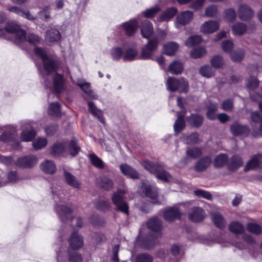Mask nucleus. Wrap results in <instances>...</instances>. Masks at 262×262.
<instances>
[{"mask_svg":"<svg viewBox=\"0 0 262 262\" xmlns=\"http://www.w3.org/2000/svg\"><path fill=\"white\" fill-rule=\"evenodd\" d=\"M79 149V147L77 146L74 141H71L69 144H67L66 142H59L52 146L50 153L53 156H57L61 154L67 156L69 154L74 156L78 154Z\"/></svg>","mask_w":262,"mask_h":262,"instance_id":"f257e3e1","label":"nucleus"},{"mask_svg":"<svg viewBox=\"0 0 262 262\" xmlns=\"http://www.w3.org/2000/svg\"><path fill=\"white\" fill-rule=\"evenodd\" d=\"M166 36V33L162 31L158 36L155 37L151 39H149L145 47L141 49L139 59L146 60L151 58L153 55V52L157 49L159 44V37L161 39H164Z\"/></svg>","mask_w":262,"mask_h":262,"instance_id":"f03ea898","label":"nucleus"},{"mask_svg":"<svg viewBox=\"0 0 262 262\" xmlns=\"http://www.w3.org/2000/svg\"><path fill=\"white\" fill-rule=\"evenodd\" d=\"M34 52L42 61L44 70L47 74L56 70L57 62L56 61L50 58L47 55L46 50L41 48L36 47L34 49Z\"/></svg>","mask_w":262,"mask_h":262,"instance_id":"7ed1b4c3","label":"nucleus"},{"mask_svg":"<svg viewBox=\"0 0 262 262\" xmlns=\"http://www.w3.org/2000/svg\"><path fill=\"white\" fill-rule=\"evenodd\" d=\"M126 193L127 190L119 189L113 194L112 200L118 210L128 214V204L125 201Z\"/></svg>","mask_w":262,"mask_h":262,"instance_id":"20e7f679","label":"nucleus"},{"mask_svg":"<svg viewBox=\"0 0 262 262\" xmlns=\"http://www.w3.org/2000/svg\"><path fill=\"white\" fill-rule=\"evenodd\" d=\"M5 31L13 34L17 43L24 41L26 39L25 32L20 29V26L15 22H10L7 24L5 29L0 28V36H3Z\"/></svg>","mask_w":262,"mask_h":262,"instance_id":"39448f33","label":"nucleus"},{"mask_svg":"<svg viewBox=\"0 0 262 262\" xmlns=\"http://www.w3.org/2000/svg\"><path fill=\"white\" fill-rule=\"evenodd\" d=\"M167 89L171 92L179 90L180 92H187L188 90V82L183 78L177 79L174 77L168 78L166 82Z\"/></svg>","mask_w":262,"mask_h":262,"instance_id":"423d86ee","label":"nucleus"},{"mask_svg":"<svg viewBox=\"0 0 262 262\" xmlns=\"http://www.w3.org/2000/svg\"><path fill=\"white\" fill-rule=\"evenodd\" d=\"M17 128L14 125H7L0 127V133L3 134L0 136V141L4 142L10 141L17 134Z\"/></svg>","mask_w":262,"mask_h":262,"instance_id":"0eeeda50","label":"nucleus"},{"mask_svg":"<svg viewBox=\"0 0 262 262\" xmlns=\"http://www.w3.org/2000/svg\"><path fill=\"white\" fill-rule=\"evenodd\" d=\"M141 190L145 196L152 200V203L159 204L157 200L158 190L154 185H150L146 182H143Z\"/></svg>","mask_w":262,"mask_h":262,"instance_id":"6e6552de","label":"nucleus"},{"mask_svg":"<svg viewBox=\"0 0 262 262\" xmlns=\"http://www.w3.org/2000/svg\"><path fill=\"white\" fill-rule=\"evenodd\" d=\"M254 15L253 10L246 4H241L237 9V16L239 19L247 21L250 20Z\"/></svg>","mask_w":262,"mask_h":262,"instance_id":"1a4fd4ad","label":"nucleus"},{"mask_svg":"<svg viewBox=\"0 0 262 262\" xmlns=\"http://www.w3.org/2000/svg\"><path fill=\"white\" fill-rule=\"evenodd\" d=\"M23 130L20 134V139L22 141H31L35 136L36 132L32 125L27 122L21 123Z\"/></svg>","mask_w":262,"mask_h":262,"instance_id":"9d476101","label":"nucleus"},{"mask_svg":"<svg viewBox=\"0 0 262 262\" xmlns=\"http://www.w3.org/2000/svg\"><path fill=\"white\" fill-rule=\"evenodd\" d=\"M38 159L34 156H27L18 158L15 164L24 168H30L37 163Z\"/></svg>","mask_w":262,"mask_h":262,"instance_id":"9b49d317","label":"nucleus"},{"mask_svg":"<svg viewBox=\"0 0 262 262\" xmlns=\"http://www.w3.org/2000/svg\"><path fill=\"white\" fill-rule=\"evenodd\" d=\"M193 14L190 11H184L179 14L177 17L175 26L177 28L181 29V26H184L193 18Z\"/></svg>","mask_w":262,"mask_h":262,"instance_id":"f8f14e48","label":"nucleus"},{"mask_svg":"<svg viewBox=\"0 0 262 262\" xmlns=\"http://www.w3.org/2000/svg\"><path fill=\"white\" fill-rule=\"evenodd\" d=\"M147 226L152 232V237L157 238L160 236V231L162 227V223L160 220L157 217L151 218L147 222Z\"/></svg>","mask_w":262,"mask_h":262,"instance_id":"ddd939ff","label":"nucleus"},{"mask_svg":"<svg viewBox=\"0 0 262 262\" xmlns=\"http://www.w3.org/2000/svg\"><path fill=\"white\" fill-rule=\"evenodd\" d=\"M220 27L219 21L210 20L204 22L200 27V31L204 34H211L216 31Z\"/></svg>","mask_w":262,"mask_h":262,"instance_id":"4468645a","label":"nucleus"},{"mask_svg":"<svg viewBox=\"0 0 262 262\" xmlns=\"http://www.w3.org/2000/svg\"><path fill=\"white\" fill-rule=\"evenodd\" d=\"M139 20V16L122 24V26L127 35H131L135 33L138 27Z\"/></svg>","mask_w":262,"mask_h":262,"instance_id":"2eb2a0df","label":"nucleus"},{"mask_svg":"<svg viewBox=\"0 0 262 262\" xmlns=\"http://www.w3.org/2000/svg\"><path fill=\"white\" fill-rule=\"evenodd\" d=\"M186 154V157L182 160L184 164L188 163L190 161V159H194L200 157L202 154V151L198 147H188Z\"/></svg>","mask_w":262,"mask_h":262,"instance_id":"dca6fc26","label":"nucleus"},{"mask_svg":"<svg viewBox=\"0 0 262 262\" xmlns=\"http://www.w3.org/2000/svg\"><path fill=\"white\" fill-rule=\"evenodd\" d=\"M56 211L62 221L69 220L72 218V209L64 205H59L56 207Z\"/></svg>","mask_w":262,"mask_h":262,"instance_id":"f3484780","label":"nucleus"},{"mask_svg":"<svg viewBox=\"0 0 262 262\" xmlns=\"http://www.w3.org/2000/svg\"><path fill=\"white\" fill-rule=\"evenodd\" d=\"M53 84L54 90L57 93L62 92L66 88V83L63 76L56 74L53 79Z\"/></svg>","mask_w":262,"mask_h":262,"instance_id":"a211bd4d","label":"nucleus"},{"mask_svg":"<svg viewBox=\"0 0 262 262\" xmlns=\"http://www.w3.org/2000/svg\"><path fill=\"white\" fill-rule=\"evenodd\" d=\"M141 32L144 38L148 39L154 33L152 24L148 20H144L141 26Z\"/></svg>","mask_w":262,"mask_h":262,"instance_id":"6ab92c4d","label":"nucleus"},{"mask_svg":"<svg viewBox=\"0 0 262 262\" xmlns=\"http://www.w3.org/2000/svg\"><path fill=\"white\" fill-rule=\"evenodd\" d=\"M261 155H256L248 162L245 167L244 170L245 171L253 169L257 167H262V160L260 158Z\"/></svg>","mask_w":262,"mask_h":262,"instance_id":"aec40b11","label":"nucleus"},{"mask_svg":"<svg viewBox=\"0 0 262 262\" xmlns=\"http://www.w3.org/2000/svg\"><path fill=\"white\" fill-rule=\"evenodd\" d=\"M120 170L124 175L133 179L139 178V174L137 172L130 166L123 164L120 166Z\"/></svg>","mask_w":262,"mask_h":262,"instance_id":"412c9836","label":"nucleus"},{"mask_svg":"<svg viewBox=\"0 0 262 262\" xmlns=\"http://www.w3.org/2000/svg\"><path fill=\"white\" fill-rule=\"evenodd\" d=\"M230 130L233 135L235 136L247 135L249 133L248 128L244 125H241L237 123H234L230 127Z\"/></svg>","mask_w":262,"mask_h":262,"instance_id":"4be33fe9","label":"nucleus"},{"mask_svg":"<svg viewBox=\"0 0 262 262\" xmlns=\"http://www.w3.org/2000/svg\"><path fill=\"white\" fill-rule=\"evenodd\" d=\"M70 246L74 249L80 248L83 244V239L77 233H73L69 239Z\"/></svg>","mask_w":262,"mask_h":262,"instance_id":"5701e85b","label":"nucleus"},{"mask_svg":"<svg viewBox=\"0 0 262 262\" xmlns=\"http://www.w3.org/2000/svg\"><path fill=\"white\" fill-rule=\"evenodd\" d=\"M123 49L125 50L123 56V59L124 61H132L136 59L138 51L135 48H127L124 45Z\"/></svg>","mask_w":262,"mask_h":262,"instance_id":"b1692460","label":"nucleus"},{"mask_svg":"<svg viewBox=\"0 0 262 262\" xmlns=\"http://www.w3.org/2000/svg\"><path fill=\"white\" fill-rule=\"evenodd\" d=\"M211 162V157L209 156L204 157L196 163L194 169L196 171H203L210 166Z\"/></svg>","mask_w":262,"mask_h":262,"instance_id":"393cba45","label":"nucleus"},{"mask_svg":"<svg viewBox=\"0 0 262 262\" xmlns=\"http://www.w3.org/2000/svg\"><path fill=\"white\" fill-rule=\"evenodd\" d=\"M40 169L45 173L53 174L56 170V167L53 161L46 160L40 165Z\"/></svg>","mask_w":262,"mask_h":262,"instance_id":"a878e982","label":"nucleus"},{"mask_svg":"<svg viewBox=\"0 0 262 262\" xmlns=\"http://www.w3.org/2000/svg\"><path fill=\"white\" fill-rule=\"evenodd\" d=\"M59 32L54 29L48 30L46 34L45 40L47 42H57L60 39Z\"/></svg>","mask_w":262,"mask_h":262,"instance_id":"bb28decb","label":"nucleus"},{"mask_svg":"<svg viewBox=\"0 0 262 262\" xmlns=\"http://www.w3.org/2000/svg\"><path fill=\"white\" fill-rule=\"evenodd\" d=\"M189 217L193 222H200L204 218L205 213L201 208H193L189 213Z\"/></svg>","mask_w":262,"mask_h":262,"instance_id":"cd10ccee","label":"nucleus"},{"mask_svg":"<svg viewBox=\"0 0 262 262\" xmlns=\"http://www.w3.org/2000/svg\"><path fill=\"white\" fill-rule=\"evenodd\" d=\"M97 183L99 187L105 190H110L113 188L114 185L113 180L105 176L98 178L97 180Z\"/></svg>","mask_w":262,"mask_h":262,"instance_id":"c85d7f7f","label":"nucleus"},{"mask_svg":"<svg viewBox=\"0 0 262 262\" xmlns=\"http://www.w3.org/2000/svg\"><path fill=\"white\" fill-rule=\"evenodd\" d=\"M180 213L177 208H170L165 210L163 212L164 219L168 221L174 220L178 218Z\"/></svg>","mask_w":262,"mask_h":262,"instance_id":"c756f323","label":"nucleus"},{"mask_svg":"<svg viewBox=\"0 0 262 262\" xmlns=\"http://www.w3.org/2000/svg\"><path fill=\"white\" fill-rule=\"evenodd\" d=\"M247 30V26L242 22H236L232 27V33L235 35H242L246 32Z\"/></svg>","mask_w":262,"mask_h":262,"instance_id":"7c9ffc66","label":"nucleus"},{"mask_svg":"<svg viewBox=\"0 0 262 262\" xmlns=\"http://www.w3.org/2000/svg\"><path fill=\"white\" fill-rule=\"evenodd\" d=\"M177 10L175 8H170L166 10V11L160 15L157 20L161 21H167L171 19L177 13Z\"/></svg>","mask_w":262,"mask_h":262,"instance_id":"2f4dec72","label":"nucleus"},{"mask_svg":"<svg viewBox=\"0 0 262 262\" xmlns=\"http://www.w3.org/2000/svg\"><path fill=\"white\" fill-rule=\"evenodd\" d=\"M179 46L175 42H169L163 46L164 53L168 55L172 56L174 55L179 49Z\"/></svg>","mask_w":262,"mask_h":262,"instance_id":"473e14b6","label":"nucleus"},{"mask_svg":"<svg viewBox=\"0 0 262 262\" xmlns=\"http://www.w3.org/2000/svg\"><path fill=\"white\" fill-rule=\"evenodd\" d=\"M9 10L10 11L13 12L30 20H33L36 19V16H33L29 11L23 10L17 7L10 8H9Z\"/></svg>","mask_w":262,"mask_h":262,"instance_id":"72a5a7b5","label":"nucleus"},{"mask_svg":"<svg viewBox=\"0 0 262 262\" xmlns=\"http://www.w3.org/2000/svg\"><path fill=\"white\" fill-rule=\"evenodd\" d=\"M211 215L212 220L217 227L223 228L226 226L225 220L220 213L214 212L212 213Z\"/></svg>","mask_w":262,"mask_h":262,"instance_id":"f704fd0d","label":"nucleus"},{"mask_svg":"<svg viewBox=\"0 0 262 262\" xmlns=\"http://www.w3.org/2000/svg\"><path fill=\"white\" fill-rule=\"evenodd\" d=\"M64 176L66 181L68 185L75 188H79L80 187V183L74 176L67 171L64 172Z\"/></svg>","mask_w":262,"mask_h":262,"instance_id":"c9c22d12","label":"nucleus"},{"mask_svg":"<svg viewBox=\"0 0 262 262\" xmlns=\"http://www.w3.org/2000/svg\"><path fill=\"white\" fill-rule=\"evenodd\" d=\"M243 164V162L242 158L238 156L235 155L232 157L229 162V168L231 170H235L242 166Z\"/></svg>","mask_w":262,"mask_h":262,"instance_id":"e433bc0d","label":"nucleus"},{"mask_svg":"<svg viewBox=\"0 0 262 262\" xmlns=\"http://www.w3.org/2000/svg\"><path fill=\"white\" fill-rule=\"evenodd\" d=\"M90 161L92 164L99 169L104 168L105 167L104 163L103 161L96 156L94 153L90 154L89 155Z\"/></svg>","mask_w":262,"mask_h":262,"instance_id":"4c0bfd02","label":"nucleus"},{"mask_svg":"<svg viewBox=\"0 0 262 262\" xmlns=\"http://www.w3.org/2000/svg\"><path fill=\"white\" fill-rule=\"evenodd\" d=\"M123 47H115L110 50V55L114 60H119L123 56Z\"/></svg>","mask_w":262,"mask_h":262,"instance_id":"58836bf2","label":"nucleus"},{"mask_svg":"<svg viewBox=\"0 0 262 262\" xmlns=\"http://www.w3.org/2000/svg\"><path fill=\"white\" fill-rule=\"evenodd\" d=\"M185 126V123L183 117L179 113H178V118L174 124V132L176 135L178 134Z\"/></svg>","mask_w":262,"mask_h":262,"instance_id":"ea45409f","label":"nucleus"},{"mask_svg":"<svg viewBox=\"0 0 262 262\" xmlns=\"http://www.w3.org/2000/svg\"><path fill=\"white\" fill-rule=\"evenodd\" d=\"M156 173V177L161 181L164 182H169L172 180V178L171 176L169 174L167 171L163 170L161 166Z\"/></svg>","mask_w":262,"mask_h":262,"instance_id":"a19ab883","label":"nucleus"},{"mask_svg":"<svg viewBox=\"0 0 262 262\" xmlns=\"http://www.w3.org/2000/svg\"><path fill=\"white\" fill-rule=\"evenodd\" d=\"M88 103L90 112H91L94 116L97 117L100 121H101L102 123H104V120L102 116V114L101 111L97 109L92 102H88Z\"/></svg>","mask_w":262,"mask_h":262,"instance_id":"79ce46f5","label":"nucleus"},{"mask_svg":"<svg viewBox=\"0 0 262 262\" xmlns=\"http://www.w3.org/2000/svg\"><path fill=\"white\" fill-rule=\"evenodd\" d=\"M160 11V8L156 6L154 7L147 9L141 13V15L146 18H151L155 16Z\"/></svg>","mask_w":262,"mask_h":262,"instance_id":"37998d69","label":"nucleus"},{"mask_svg":"<svg viewBox=\"0 0 262 262\" xmlns=\"http://www.w3.org/2000/svg\"><path fill=\"white\" fill-rule=\"evenodd\" d=\"M183 67L181 63L174 61L169 67V71L173 74H178L182 72Z\"/></svg>","mask_w":262,"mask_h":262,"instance_id":"c03bdc74","label":"nucleus"},{"mask_svg":"<svg viewBox=\"0 0 262 262\" xmlns=\"http://www.w3.org/2000/svg\"><path fill=\"white\" fill-rule=\"evenodd\" d=\"M224 17L228 22H233L236 18V14L235 10L233 8L226 9L224 12Z\"/></svg>","mask_w":262,"mask_h":262,"instance_id":"a18cd8bd","label":"nucleus"},{"mask_svg":"<svg viewBox=\"0 0 262 262\" xmlns=\"http://www.w3.org/2000/svg\"><path fill=\"white\" fill-rule=\"evenodd\" d=\"M228 157L226 154H221L215 158L214 165L216 167H220L226 163Z\"/></svg>","mask_w":262,"mask_h":262,"instance_id":"49530a36","label":"nucleus"},{"mask_svg":"<svg viewBox=\"0 0 262 262\" xmlns=\"http://www.w3.org/2000/svg\"><path fill=\"white\" fill-rule=\"evenodd\" d=\"M229 229L235 234H240L244 231V227L241 223L234 222L229 225Z\"/></svg>","mask_w":262,"mask_h":262,"instance_id":"de8ad7c7","label":"nucleus"},{"mask_svg":"<svg viewBox=\"0 0 262 262\" xmlns=\"http://www.w3.org/2000/svg\"><path fill=\"white\" fill-rule=\"evenodd\" d=\"M144 167L151 173H156L161 166L149 161H144L143 163Z\"/></svg>","mask_w":262,"mask_h":262,"instance_id":"09e8293b","label":"nucleus"},{"mask_svg":"<svg viewBox=\"0 0 262 262\" xmlns=\"http://www.w3.org/2000/svg\"><path fill=\"white\" fill-rule=\"evenodd\" d=\"M49 113L53 116H59L60 115V105L57 102L50 103L48 108Z\"/></svg>","mask_w":262,"mask_h":262,"instance_id":"8fccbe9b","label":"nucleus"},{"mask_svg":"<svg viewBox=\"0 0 262 262\" xmlns=\"http://www.w3.org/2000/svg\"><path fill=\"white\" fill-rule=\"evenodd\" d=\"M230 56L233 61H240L243 59L245 56V53L243 50L239 49L236 51L232 52L230 54Z\"/></svg>","mask_w":262,"mask_h":262,"instance_id":"3c124183","label":"nucleus"},{"mask_svg":"<svg viewBox=\"0 0 262 262\" xmlns=\"http://www.w3.org/2000/svg\"><path fill=\"white\" fill-rule=\"evenodd\" d=\"M203 117L198 114L192 115L188 119L189 122L196 127L200 126L203 122Z\"/></svg>","mask_w":262,"mask_h":262,"instance_id":"603ef678","label":"nucleus"},{"mask_svg":"<svg viewBox=\"0 0 262 262\" xmlns=\"http://www.w3.org/2000/svg\"><path fill=\"white\" fill-rule=\"evenodd\" d=\"M202 41V38L200 35L192 36L188 38L185 41V45L188 47H191L198 44Z\"/></svg>","mask_w":262,"mask_h":262,"instance_id":"864d4df0","label":"nucleus"},{"mask_svg":"<svg viewBox=\"0 0 262 262\" xmlns=\"http://www.w3.org/2000/svg\"><path fill=\"white\" fill-rule=\"evenodd\" d=\"M217 6L215 5H211L206 8L205 15L213 17L217 14Z\"/></svg>","mask_w":262,"mask_h":262,"instance_id":"5fc2aeb1","label":"nucleus"},{"mask_svg":"<svg viewBox=\"0 0 262 262\" xmlns=\"http://www.w3.org/2000/svg\"><path fill=\"white\" fill-rule=\"evenodd\" d=\"M217 106L216 104H212L208 107V110L207 113V117L210 120H214L216 116L215 112L217 111Z\"/></svg>","mask_w":262,"mask_h":262,"instance_id":"6e6d98bb","label":"nucleus"},{"mask_svg":"<svg viewBox=\"0 0 262 262\" xmlns=\"http://www.w3.org/2000/svg\"><path fill=\"white\" fill-rule=\"evenodd\" d=\"M47 140L45 138H39L33 142V147L35 149H40L46 146Z\"/></svg>","mask_w":262,"mask_h":262,"instance_id":"4d7b16f0","label":"nucleus"},{"mask_svg":"<svg viewBox=\"0 0 262 262\" xmlns=\"http://www.w3.org/2000/svg\"><path fill=\"white\" fill-rule=\"evenodd\" d=\"M206 52L203 48H197L193 49L190 53V56L192 58H200L205 55Z\"/></svg>","mask_w":262,"mask_h":262,"instance_id":"13d9d810","label":"nucleus"},{"mask_svg":"<svg viewBox=\"0 0 262 262\" xmlns=\"http://www.w3.org/2000/svg\"><path fill=\"white\" fill-rule=\"evenodd\" d=\"M51 8L49 6H45L39 12V17L44 20H47L50 18Z\"/></svg>","mask_w":262,"mask_h":262,"instance_id":"bf43d9fd","label":"nucleus"},{"mask_svg":"<svg viewBox=\"0 0 262 262\" xmlns=\"http://www.w3.org/2000/svg\"><path fill=\"white\" fill-rule=\"evenodd\" d=\"M247 229L250 232L255 234H259L262 232L261 228L256 224H249L247 226Z\"/></svg>","mask_w":262,"mask_h":262,"instance_id":"052dcab7","label":"nucleus"},{"mask_svg":"<svg viewBox=\"0 0 262 262\" xmlns=\"http://www.w3.org/2000/svg\"><path fill=\"white\" fill-rule=\"evenodd\" d=\"M221 47L225 52L230 54L232 52L233 43L231 41L227 40L222 42Z\"/></svg>","mask_w":262,"mask_h":262,"instance_id":"680f3d73","label":"nucleus"},{"mask_svg":"<svg viewBox=\"0 0 262 262\" xmlns=\"http://www.w3.org/2000/svg\"><path fill=\"white\" fill-rule=\"evenodd\" d=\"M95 207L100 210L105 211L109 209L110 204L107 201H99L95 203Z\"/></svg>","mask_w":262,"mask_h":262,"instance_id":"e2e57ef3","label":"nucleus"},{"mask_svg":"<svg viewBox=\"0 0 262 262\" xmlns=\"http://www.w3.org/2000/svg\"><path fill=\"white\" fill-rule=\"evenodd\" d=\"M200 72L202 76L207 78L210 77L213 75V72L209 66H205L201 68Z\"/></svg>","mask_w":262,"mask_h":262,"instance_id":"0e129e2a","label":"nucleus"},{"mask_svg":"<svg viewBox=\"0 0 262 262\" xmlns=\"http://www.w3.org/2000/svg\"><path fill=\"white\" fill-rule=\"evenodd\" d=\"M194 193L195 195L199 197L203 198L208 200H210L212 198V195L210 193L205 190L201 189L196 190L194 191Z\"/></svg>","mask_w":262,"mask_h":262,"instance_id":"69168bd1","label":"nucleus"},{"mask_svg":"<svg viewBox=\"0 0 262 262\" xmlns=\"http://www.w3.org/2000/svg\"><path fill=\"white\" fill-rule=\"evenodd\" d=\"M134 262H152V258L148 254H140L137 256Z\"/></svg>","mask_w":262,"mask_h":262,"instance_id":"338daca9","label":"nucleus"},{"mask_svg":"<svg viewBox=\"0 0 262 262\" xmlns=\"http://www.w3.org/2000/svg\"><path fill=\"white\" fill-rule=\"evenodd\" d=\"M213 67L215 68H221L224 64L223 58L220 56H214L211 60Z\"/></svg>","mask_w":262,"mask_h":262,"instance_id":"774afa93","label":"nucleus"}]
</instances>
